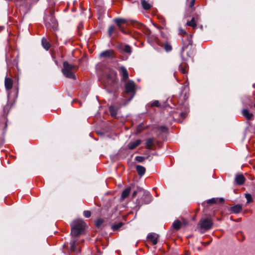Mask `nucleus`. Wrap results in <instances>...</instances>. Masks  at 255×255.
<instances>
[{
    "instance_id": "1",
    "label": "nucleus",
    "mask_w": 255,
    "mask_h": 255,
    "mask_svg": "<svg viewBox=\"0 0 255 255\" xmlns=\"http://www.w3.org/2000/svg\"><path fill=\"white\" fill-rule=\"evenodd\" d=\"M187 41L182 40L183 46L180 55L183 62L180 65L179 68V70L183 74L186 73V70L185 68L182 66V64H186L189 59H192L194 54V49L192 47L191 37L187 36Z\"/></svg>"
},
{
    "instance_id": "2",
    "label": "nucleus",
    "mask_w": 255,
    "mask_h": 255,
    "mask_svg": "<svg viewBox=\"0 0 255 255\" xmlns=\"http://www.w3.org/2000/svg\"><path fill=\"white\" fill-rule=\"evenodd\" d=\"M138 191H140L139 196H140L141 197L137 199L136 200V206L135 208L137 210H139L141 206L149 204L152 200V196L148 191L144 190L143 189H139Z\"/></svg>"
},
{
    "instance_id": "3",
    "label": "nucleus",
    "mask_w": 255,
    "mask_h": 255,
    "mask_svg": "<svg viewBox=\"0 0 255 255\" xmlns=\"http://www.w3.org/2000/svg\"><path fill=\"white\" fill-rule=\"evenodd\" d=\"M85 226V222L82 220L74 221L71 224V234L72 238L77 237L81 234L84 231Z\"/></svg>"
},
{
    "instance_id": "4",
    "label": "nucleus",
    "mask_w": 255,
    "mask_h": 255,
    "mask_svg": "<svg viewBox=\"0 0 255 255\" xmlns=\"http://www.w3.org/2000/svg\"><path fill=\"white\" fill-rule=\"evenodd\" d=\"M63 67L62 69V72L63 75L67 78L75 79L76 76L73 73L72 70L74 68V66L70 64L68 62L65 61L63 64Z\"/></svg>"
},
{
    "instance_id": "5",
    "label": "nucleus",
    "mask_w": 255,
    "mask_h": 255,
    "mask_svg": "<svg viewBox=\"0 0 255 255\" xmlns=\"http://www.w3.org/2000/svg\"><path fill=\"white\" fill-rule=\"evenodd\" d=\"M125 87L126 93L130 96V101L135 94V84L134 81L129 80L126 83Z\"/></svg>"
},
{
    "instance_id": "6",
    "label": "nucleus",
    "mask_w": 255,
    "mask_h": 255,
    "mask_svg": "<svg viewBox=\"0 0 255 255\" xmlns=\"http://www.w3.org/2000/svg\"><path fill=\"white\" fill-rule=\"evenodd\" d=\"M45 25L47 27L55 29L57 27V22L53 16L52 12L48 16H46L44 18Z\"/></svg>"
},
{
    "instance_id": "7",
    "label": "nucleus",
    "mask_w": 255,
    "mask_h": 255,
    "mask_svg": "<svg viewBox=\"0 0 255 255\" xmlns=\"http://www.w3.org/2000/svg\"><path fill=\"white\" fill-rule=\"evenodd\" d=\"M105 76L107 79L111 83H113L116 81L117 79V74L115 70L110 68H107L104 72Z\"/></svg>"
},
{
    "instance_id": "8",
    "label": "nucleus",
    "mask_w": 255,
    "mask_h": 255,
    "mask_svg": "<svg viewBox=\"0 0 255 255\" xmlns=\"http://www.w3.org/2000/svg\"><path fill=\"white\" fill-rule=\"evenodd\" d=\"M213 225L212 221L209 218H204L200 220L199 226L201 229L207 231L210 229Z\"/></svg>"
},
{
    "instance_id": "9",
    "label": "nucleus",
    "mask_w": 255,
    "mask_h": 255,
    "mask_svg": "<svg viewBox=\"0 0 255 255\" xmlns=\"http://www.w3.org/2000/svg\"><path fill=\"white\" fill-rule=\"evenodd\" d=\"M118 71L120 75L122 77V81H127L128 78V73L127 69L124 66H121L119 68H118Z\"/></svg>"
},
{
    "instance_id": "10",
    "label": "nucleus",
    "mask_w": 255,
    "mask_h": 255,
    "mask_svg": "<svg viewBox=\"0 0 255 255\" xmlns=\"http://www.w3.org/2000/svg\"><path fill=\"white\" fill-rule=\"evenodd\" d=\"M115 22L117 24L119 29L124 33H126V32L124 30V27L122 26V24L127 23L128 22V20L126 19L119 18L115 19Z\"/></svg>"
},
{
    "instance_id": "11",
    "label": "nucleus",
    "mask_w": 255,
    "mask_h": 255,
    "mask_svg": "<svg viewBox=\"0 0 255 255\" xmlns=\"http://www.w3.org/2000/svg\"><path fill=\"white\" fill-rule=\"evenodd\" d=\"M100 56L101 57L105 58H112L114 56V52L111 49L107 50L101 52Z\"/></svg>"
},
{
    "instance_id": "12",
    "label": "nucleus",
    "mask_w": 255,
    "mask_h": 255,
    "mask_svg": "<svg viewBox=\"0 0 255 255\" xmlns=\"http://www.w3.org/2000/svg\"><path fill=\"white\" fill-rule=\"evenodd\" d=\"M158 235L155 233H150L147 236L149 241L152 242L153 245H156L157 243Z\"/></svg>"
},
{
    "instance_id": "13",
    "label": "nucleus",
    "mask_w": 255,
    "mask_h": 255,
    "mask_svg": "<svg viewBox=\"0 0 255 255\" xmlns=\"http://www.w3.org/2000/svg\"><path fill=\"white\" fill-rule=\"evenodd\" d=\"M120 49L126 53L130 54L131 52V47L128 45H121L119 47Z\"/></svg>"
},
{
    "instance_id": "14",
    "label": "nucleus",
    "mask_w": 255,
    "mask_h": 255,
    "mask_svg": "<svg viewBox=\"0 0 255 255\" xmlns=\"http://www.w3.org/2000/svg\"><path fill=\"white\" fill-rule=\"evenodd\" d=\"M12 83L13 81L12 80L9 78H5V87L6 90H10L11 89L12 87Z\"/></svg>"
},
{
    "instance_id": "15",
    "label": "nucleus",
    "mask_w": 255,
    "mask_h": 255,
    "mask_svg": "<svg viewBox=\"0 0 255 255\" xmlns=\"http://www.w3.org/2000/svg\"><path fill=\"white\" fill-rule=\"evenodd\" d=\"M154 145V140L153 138H149L146 141V145L148 149H153Z\"/></svg>"
},
{
    "instance_id": "16",
    "label": "nucleus",
    "mask_w": 255,
    "mask_h": 255,
    "mask_svg": "<svg viewBox=\"0 0 255 255\" xmlns=\"http://www.w3.org/2000/svg\"><path fill=\"white\" fill-rule=\"evenodd\" d=\"M141 143V140L140 139H137L135 141L130 142L128 144V147L130 149H133L136 147H137L138 145H139Z\"/></svg>"
},
{
    "instance_id": "17",
    "label": "nucleus",
    "mask_w": 255,
    "mask_h": 255,
    "mask_svg": "<svg viewBox=\"0 0 255 255\" xmlns=\"http://www.w3.org/2000/svg\"><path fill=\"white\" fill-rule=\"evenodd\" d=\"M245 180V177L243 175H238L236 176L235 181L239 185L243 184Z\"/></svg>"
},
{
    "instance_id": "18",
    "label": "nucleus",
    "mask_w": 255,
    "mask_h": 255,
    "mask_svg": "<svg viewBox=\"0 0 255 255\" xmlns=\"http://www.w3.org/2000/svg\"><path fill=\"white\" fill-rule=\"evenodd\" d=\"M130 191L131 187H128L123 191L121 195V199L122 200L125 199L128 196Z\"/></svg>"
},
{
    "instance_id": "19",
    "label": "nucleus",
    "mask_w": 255,
    "mask_h": 255,
    "mask_svg": "<svg viewBox=\"0 0 255 255\" xmlns=\"http://www.w3.org/2000/svg\"><path fill=\"white\" fill-rule=\"evenodd\" d=\"M136 170L140 176H143L145 172V168L143 166L139 165H136Z\"/></svg>"
},
{
    "instance_id": "20",
    "label": "nucleus",
    "mask_w": 255,
    "mask_h": 255,
    "mask_svg": "<svg viewBox=\"0 0 255 255\" xmlns=\"http://www.w3.org/2000/svg\"><path fill=\"white\" fill-rule=\"evenodd\" d=\"M242 209V205L238 204L231 208V210L234 213H239L241 212Z\"/></svg>"
},
{
    "instance_id": "21",
    "label": "nucleus",
    "mask_w": 255,
    "mask_h": 255,
    "mask_svg": "<svg viewBox=\"0 0 255 255\" xmlns=\"http://www.w3.org/2000/svg\"><path fill=\"white\" fill-rule=\"evenodd\" d=\"M242 114L248 120H251L253 116V114L250 113L247 109H244L242 111Z\"/></svg>"
},
{
    "instance_id": "22",
    "label": "nucleus",
    "mask_w": 255,
    "mask_h": 255,
    "mask_svg": "<svg viewBox=\"0 0 255 255\" xmlns=\"http://www.w3.org/2000/svg\"><path fill=\"white\" fill-rule=\"evenodd\" d=\"M41 43L43 48L46 50H48L50 47V44L48 41L45 38H43L41 40Z\"/></svg>"
},
{
    "instance_id": "23",
    "label": "nucleus",
    "mask_w": 255,
    "mask_h": 255,
    "mask_svg": "<svg viewBox=\"0 0 255 255\" xmlns=\"http://www.w3.org/2000/svg\"><path fill=\"white\" fill-rule=\"evenodd\" d=\"M76 239L72 238V240L70 242V250L71 252H76Z\"/></svg>"
},
{
    "instance_id": "24",
    "label": "nucleus",
    "mask_w": 255,
    "mask_h": 255,
    "mask_svg": "<svg viewBox=\"0 0 255 255\" xmlns=\"http://www.w3.org/2000/svg\"><path fill=\"white\" fill-rule=\"evenodd\" d=\"M141 3L143 8L145 10L149 9L151 7V5L145 0H141Z\"/></svg>"
},
{
    "instance_id": "25",
    "label": "nucleus",
    "mask_w": 255,
    "mask_h": 255,
    "mask_svg": "<svg viewBox=\"0 0 255 255\" xmlns=\"http://www.w3.org/2000/svg\"><path fill=\"white\" fill-rule=\"evenodd\" d=\"M109 111L111 116L113 117H115L117 114V109L114 106H110L109 107Z\"/></svg>"
},
{
    "instance_id": "26",
    "label": "nucleus",
    "mask_w": 255,
    "mask_h": 255,
    "mask_svg": "<svg viewBox=\"0 0 255 255\" xmlns=\"http://www.w3.org/2000/svg\"><path fill=\"white\" fill-rule=\"evenodd\" d=\"M123 225V223L119 222L117 224L113 225L111 227V229L114 231H118L121 227H122Z\"/></svg>"
},
{
    "instance_id": "27",
    "label": "nucleus",
    "mask_w": 255,
    "mask_h": 255,
    "mask_svg": "<svg viewBox=\"0 0 255 255\" xmlns=\"http://www.w3.org/2000/svg\"><path fill=\"white\" fill-rule=\"evenodd\" d=\"M181 226V223L180 221L178 220L175 221L173 224L172 226L173 228L176 230H178L180 229Z\"/></svg>"
},
{
    "instance_id": "28",
    "label": "nucleus",
    "mask_w": 255,
    "mask_h": 255,
    "mask_svg": "<svg viewBox=\"0 0 255 255\" xmlns=\"http://www.w3.org/2000/svg\"><path fill=\"white\" fill-rule=\"evenodd\" d=\"M162 46L166 52H170L172 50L171 45L168 42H165V43L163 44Z\"/></svg>"
},
{
    "instance_id": "29",
    "label": "nucleus",
    "mask_w": 255,
    "mask_h": 255,
    "mask_svg": "<svg viewBox=\"0 0 255 255\" xmlns=\"http://www.w3.org/2000/svg\"><path fill=\"white\" fill-rule=\"evenodd\" d=\"M186 24L187 25L191 26L194 28H195L197 26L194 18H192L190 21H187Z\"/></svg>"
},
{
    "instance_id": "30",
    "label": "nucleus",
    "mask_w": 255,
    "mask_h": 255,
    "mask_svg": "<svg viewBox=\"0 0 255 255\" xmlns=\"http://www.w3.org/2000/svg\"><path fill=\"white\" fill-rule=\"evenodd\" d=\"M104 222V219H103L102 218H99V219H97L95 223V225H96V227L100 228L101 227V226L103 224Z\"/></svg>"
},
{
    "instance_id": "31",
    "label": "nucleus",
    "mask_w": 255,
    "mask_h": 255,
    "mask_svg": "<svg viewBox=\"0 0 255 255\" xmlns=\"http://www.w3.org/2000/svg\"><path fill=\"white\" fill-rule=\"evenodd\" d=\"M157 130L160 133V132H164V133H166L167 132V128L166 127H164V126H160V127H158L157 128Z\"/></svg>"
},
{
    "instance_id": "32",
    "label": "nucleus",
    "mask_w": 255,
    "mask_h": 255,
    "mask_svg": "<svg viewBox=\"0 0 255 255\" xmlns=\"http://www.w3.org/2000/svg\"><path fill=\"white\" fill-rule=\"evenodd\" d=\"M115 28L114 26L111 25L109 27L108 29V35L110 37H111L113 33L115 32Z\"/></svg>"
},
{
    "instance_id": "33",
    "label": "nucleus",
    "mask_w": 255,
    "mask_h": 255,
    "mask_svg": "<svg viewBox=\"0 0 255 255\" xmlns=\"http://www.w3.org/2000/svg\"><path fill=\"white\" fill-rule=\"evenodd\" d=\"M245 197L247 200V203H251L253 202L252 200V195L249 193H247L245 194Z\"/></svg>"
},
{
    "instance_id": "34",
    "label": "nucleus",
    "mask_w": 255,
    "mask_h": 255,
    "mask_svg": "<svg viewBox=\"0 0 255 255\" xmlns=\"http://www.w3.org/2000/svg\"><path fill=\"white\" fill-rule=\"evenodd\" d=\"M147 158L148 156L145 157L141 156H137L135 157V159L139 162H142L145 159H146Z\"/></svg>"
},
{
    "instance_id": "35",
    "label": "nucleus",
    "mask_w": 255,
    "mask_h": 255,
    "mask_svg": "<svg viewBox=\"0 0 255 255\" xmlns=\"http://www.w3.org/2000/svg\"><path fill=\"white\" fill-rule=\"evenodd\" d=\"M180 31L181 33H183V34H184V35H183V36L184 39H183L182 40H183L184 41H187V36H188V37H191V36H189L184 30L180 29Z\"/></svg>"
},
{
    "instance_id": "36",
    "label": "nucleus",
    "mask_w": 255,
    "mask_h": 255,
    "mask_svg": "<svg viewBox=\"0 0 255 255\" xmlns=\"http://www.w3.org/2000/svg\"><path fill=\"white\" fill-rule=\"evenodd\" d=\"M218 201V198H213L212 199L207 200V203L208 204H214L217 203Z\"/></svg>"
},
{
    "instance_id": "37",
    "label": "nucleus",
    "mask_w": 255,
    "mask_h": 255,
    "mask_svg": "<svg viewBox=\"0 0 255 255\" xmlns=\"http://www.w3.org/2000/svg\"><path fill=\"white\" fill-rule=\"evenodd\" d=\"M139 189H142V188L138 187L135 191H134L132 194V198H134L136 195L137 194H139V195H140V191H138Z\"/></svg>"
},
{
    "instance_id": "38",
    "label": "nucleus",
    "mask_w": 255,
    "mask_h": 255,
    "mask_svg": "<svg viewBox=\"0 0 255 255\" xmlns=\"http://www.w3.org/2000/svg\"><path fill=\"white\" fill-rule=\"evenodd\" d=\"M83 214L86 218H89L91 215V212L89 211H84Z\"/></svg>"
},
{
    "instance_id": "39",
    "label": "nucleus",
    "mask_w": 255,
    "mask_h": 255,
    "mask_svg": "<svg viewBox=\"0 0 255 255\" xmlns=\"http://www.w3.org/2000/svg\"><path fill=\"white\" fill-rule=\"evenodd\" d=\"M151 106L152 107H159V101H157V100H155L154 101H153Z\"/></svg>"
},
{
    "instance_id": "40",
    "label": "nucleus",
    "mask_w": 255,
    "mask_h": 255,
    "mask_svg": "<svg viewBox=\"0 0 255 255\" xmlns=\"http://www.w3.org/2000/svg\"><path fill=\"white\" fill-rule=\"evenodd\" d=\"M195 0H191L190 3V6L192 7L195 4Z\"/></svg>"
},
{
    "instance_id": "41",
    "label": "nucleus",
    "mask_w": 255,
    "mask_h": 255,
    "mask_svg": "<svg viewBox=\"0 0 255 255\" xmlns=\"http://www.w3.org/2000/svg\"><path fill=\"white\" fill-rule=\"evenodd\" d=\"M218 201L220 203H222L224 201V199L223 198H218Z\"/></svg>"
},
{
    "instance_id": "42",
    "label": "nucleus",
    "mask_w": 255,
    "mask_h": 255,
    "mask_svg": "<svg viewBox=\"0 0 255 255\" xmlns=\"http://www.w3.org/2000/svg\"><path fill=\"white\" fill-rule=\"evenodd\" d=\"M186 114L185 113L182 112L180 113V115L181 117H185Z\"/></svg>"
},
{
    "instance_id": "43",
    "label": "nucleus",
    "mask_w": 255,
    "mask_h": 255,
    "mask_svg": "<svg viewBox=\"0 0 255 255\" xmlns=\"http://www.w3.org/2000/svg\"><path fill=\"white\" fill-rule=\"evenodd\" d=\"M131 22L132 23H139L138 22H137L135 20H131Z\"/></svg>"
},
{
    "instance_id": "44",
    "label": "nucleus",
    "mask_w": 255,
    "mask_h": 255,
    "mask_svg": "<svg viewBox=\"0 0 255 255\" xmlns=\"http://www.w3.org/2000/svg\"><path fill=\"white\" fill-rule=\"evenodd\" d=\"M254 107H255V104L254 105Z\"/></svg>"
}]
</instances>
